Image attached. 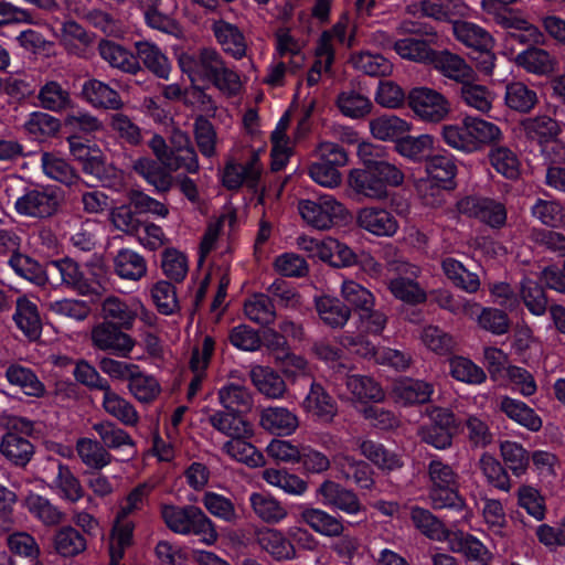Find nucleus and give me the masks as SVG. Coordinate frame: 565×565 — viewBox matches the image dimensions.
Returning a JSON list of instances; mask_svg holds the SVG:
<instances>
[{
  "mask_svg": "<svg viewBox=\"0 0 565 565\" xmlns=\"http://www.w3.org/2000/svg\"><path fill=\"white\" fill-rule=\"evenodd\" d=\"M160 512L168 529L177 534L196 535L209 546L218 540L214 522L199 507L162 504Z\"/></svg>",
  "mask_w": 565,
  "mask_h": 565,
  "instance_id": "f257e3e1",
  "label": "nucleus"
},
{
  "mask_svg": "<svg viewBox=\"0 0 565 565\" xmlns=\"http://www.w3.org/2000/svg\"><path fill=\"white\" fill-rule=\"evenodd\" d=\"M427 472L430 482L428 498L435 510L461 511L466 508V501L458 492L459 476L450 465L434 458L428 463Z\"/></svg>",
  "mask_w": 565,
  "mask_h": 565,
  "instance_id": "f03ea898",
  "label": "nucleus"
},
{
  "mask_svg": "<svg viewBox=\"0 0 565 565\" xmlns=\"http://www.w3.org/2000/svg\"><path fill=\"white\" fill-rule=\"evenodd\" d=\"M70 150L82 163L84 173L94 177L104 186L114 191L124 189V172L105 161L99 149H92L78 139H70Z\"/></svg>",
  "mask_w": 565,
  "mask_h": 565,
  "instance_id": "7ed1b4c3",
  "label": "nucleus"
},
{
  "mask_svg": "<svg viewBox=\"0 0 565 565\" xmlns=\"http://www.w3.org/2000/svg\"><path fill=\"white\" fill-rule=\"evenodd\" d=\"M298 212L309 226L319 231L330 230L348 216L344 204L327 193L315 200H300Z\"/></svg>",
  "mask_w": 565,
  "mask_h": 565,
  "instance_id": "20e7f679",
  "label": "nucleus"
},
{
  "mask_svg": "<svg viewBox=\"0 0 565 565\" xmlns=\"http://www.w3.org/2000/svg\"><path fill=\"white\" fill-rule=\"evenodd\" d=\"M178 65L192 85L207 84L224 58L214 47L182 51L177 55Z\"/></svg>",
  "mask_w": 565,
  "mask_h": 565,
  "instance_id": "39448f33",
  "label": "nucleus"
},
{
  "mask_svg": "<svg viewBox=\"0 0 565 565\" xmlns=\"http://www.w3.org/2000/svg\"><path fill=\"white\" fill-rule=\"evenodd\" d=\"M408 106L417 118L437 124L450 113V103L439 92L428 87H415L408 94Z\"/></svg>",
  "mask_w": 565,
  "mask_h": 565,
  "instance_id": "423d86ee",
  "label": "nucleus"
},
{
  "mask_svg": "<svg viewBox=\"0 0 565 565\" xmlns=\"http://www.w3.org/2000/svg\"><path fill=\"white\" fill-rule=\"evenodd\" d=\"M90 341L94 348L120 358L130 356L136 347V341L125 332V329L105 320L92 328Z\"/></svg>",
  "mask_w": 565,
  "mask_h": 565,
  "instance_id": "0eeeda50",
  "label": "nucleus"
},
{
  "mask_svg": "<svg viewBox=\"0 0 565 565\" xmlns=\"http://www.w3.org/2000/svg\"><path fill=\"white\" fill-rule=\"evenodd\" d=\"M390 266L398 274V277L388 284V289L395 298L408 303H419L426 300V292L415 281L420 274L418 266L404 260L393 262Z\"/></svg>",
  "mask_w": 565,
  "mask_h": 565,
  "instance_id": "6e6552de",
  "label": "nucleus"
},
{
  "mask_svg": "<svg viewBox=\"0 0 565 565\" xmlns=\"http://www.w3.org/2000/svg\"><path fill=\"white\" fill-rule=\"evenodd\" d=\"M58 209V200L54 192L45 189H25L14 201L15 212L25 217L47 218Z\"/></svg>",
  "mask_w": 565,
  "mask_h": 565,
  "instance_id": "1a4fd4ad",
  "label": "nucleus"
},
{
  "mask_svg": "<svg viewBox=\"0 0 565 565\" xmlns=\"http://www.w3.org/2000/svg\"><path fill=\"white\" fill-rule=\"evenodd\" d=\"M457 209L461 214L476 217L493 228L502 227L507 221L504 205L489 198L466 196L457 203Z\"/></svg>",
  "mask_w": 565,
  "mask_h": 565,
  "instance_id": "9d476101",
  "label": "nucleus"
},
{
  "mask_svg": "<svg viewBox=\"0 0 565 565\" xmlns=\"http://www.w3.org/2000/svg\"><path fill=\"white\" fill-rule=\"evenodd\" d=\"M263 172V166L257 152H252L244 162L228 161L222 172V182L230 190L242 185L255 189Z\"/></svg>",
  "mask_w": 565,
  "mask_h": 565,
  "instance_id": "9b49d317",
  "label": "nucleus"
},
{
  "mask_svg": "<svg viewBox=\"0 0 565 565\" xmlns=\"http://www.w3.org/2000/svg\"><path fill=\"white\" fill-rule=\"evenodd\" d=\"M301 407L315 422L331 424L338 415V404L328 391L317 381H312L301 402Z\"/></svg>",
  "mask_w": 565,
  "mask_h": 565,
  "instance_id": "f8f14e48",
  "label": "nucleus"
},
{
  "mask_svg": "<svg viewBox=\"0 0 565 565\" xmlns=\"http://www.w3.org/2000/svg\"><path fill=\"white\" fill-rule=\"evenodd\" d=\"M141 308L142 302L137 298L126 300L110 295L100 302V317L125 330H131L137 320L138 310Z\"/></svg>",
  "mask_w": 565,
  "mask_h": 565,
  "instance_id": "ddd939ff",
  "label": "nucleus"
},
{
  "mask_svg": "<svg viewBox=\"0 0 565 565\" xmlns=\"http://www.w3.org/2000/svg\"><path fill=\"white\" fill-rule=\"evenodd\" d=\"M358 225L367 233L377 237H393L399 228L395 215L380 206H365L356 214Z\"/></svg>",
  "mask_w": 565,
  "mask_h": 565,
  "instance_id": "4468645a",
  "label": "nucleus"
},
{
  "mask_svg": "<svg viewBox=\"0 0 565 565\" xmlns=\"http://www.w3.org/2000/svg\"><path fill=\"white\" fill-rule=\"evenodd\" d=\"M55 468L56 470L49 483V489L65 502L74 504L81 501L85 495L81 480L68 466L61 461L55 462Z\"/></svg>",
  "mask_w": 565,
  "mask_h": 565,
  "instance_id": "2eb2a0df",
  "label": "nucleus"
},
{
  "mask_svg": "<svg viewBox=\"0 0 565 565\" xmlns=\"http://www.w3.org/2000/svg\"><path fill=\"white\" fill-rule=\"evenodd\" d=\"M317 493L322 504L335 508L347 514L354 515L362 510L356 494L333 481L322 482Z\"/></svg>",
  "mask_w": 565,
  "mask_h": 565,
  "instance_id": "dca6fc26",
  "label": "nucleus"
},
{
  "mask_svg": "<svg viewBox=\"0 0 565 565\" xmlns=\"http://www.w3.org/2000/svg\"><path fill=\"white\" fill-rule=\"evenodd\" d=\"M443 76L463 84L467 81H475L476 72L463 57L447 50L435 51L430 63Z\"/></svg>",
  "mask_w": 565,
  "mask_h": 565,
  "instance_id": "f3484780",
  "label": "nucleus"
},
{
  "mask_svg": "<svg viewBox=\"0 0 565 565\" xmlns=\"http://www.w3.org/2000/svg\"><path fill=\"white\" fill-rule=\"evenodd\" d=\"M207 422L221 434L233 437H252L254 434L253 426L236 412L206 409Z\"/></svg>",
  "mask_w": 565,
  "mask_h": 565,
  "instance_id": "a211bd4d",
  "label": "nucleus"
},
{
  "mask_svg": "<svg viewBox=\"0 0 565 565\" xmlns=\"http://www.w3.org/2000/svg\"><path fill=\"white\" fill-rule=\"evenodd\" d=\"M256 541L260 550L275 561H291L297 556L294 544L280 530L264 527L256 532Z\"/></svg>",
  "mask_w": 565,
  "mask_h": 565,
  "instance_id": "6ab92c4d",
  "label": "nucleus"
},
{
  "mask_svg": "<svg viewBox=\"0 0 565 565\" xmlns=\"http://www.w3.org/2000/svg\"><path fill=\"white\" fill-rule=\"evenodd\" d=\"M211 30L226 54L235 60H241L246 55L247 43L242 31L234 24L223 20H213Z\"/></svg>",
  "mask_w": 565,
  "mask_h": 565,
  "instance_id": "aec40b11",
  "label": "nucleus"
},
{
  "mask_svg": "<svg viewBox=\"0 0 565 565\" xmlns=\"http://www.w3.org/2000/svg\"><path fill=\"white\" fill-rule=\"evenodd\" d=\"M259 425L270 434L277 436H290L298 426V416L282 406H269L260 412Z\"/></svg>",
  "mask_w": 565,
  "mask_h": 565,
  "instance_id": "412c9836",
  "label": "nucleus"
},
{
  "mask_svg": "<svg viewBox=\"0 0 565 565\" xmlns=\"http://www.w3.org/2000/svg\"><path fill=\"white\" fill-rule=\"evenodd\" d=\"M102 392V407L106 414L125 426L134 427L139 423L140 417L136 407L127 398L115 392L110 384H107Z\"/></svg>",
  "mask_w": 565,
  "mask_h": 565,
  "instance_id": "4be33fe9",
  "label": "nucleus"
},
{
  "mask_svg": "<svg viewBox=\"0 0 565 565\" xmlns=\"http://www.w3.org/2000/svg\"><path fill=\"white\" fill-rule=\"evenodd\" d=\"M355 40V28L350 24L348 14H343L329 30L323 31L316 44V49L326 51L330 57L335 58V44L351 47Z\"/></svg>",
  "mask_w": 565,
  "mask_h": 565,
  "instance_id": "5701e85b",
  "label": "nucleus"
},
{
  "mask_svg": "<svg viewBox=\"0 0 565 565\" xmlns=\"http://www.w3.org/2000/svg\"><path fill=\"white\" fill-rule=\"evenodd\" d=\"M248 502L255 516L266 524H279L288 515L287 508L270 493L252 492Z\"/></svg>",
  "mask_w": 565,
  "mask_h": 565,
  "instance_id": "b1692460",
  "label": "nucleus"
},
{
  "mask_svg": "<svg viewBox=\"0 0 565 565\" xmlns=\"http://www.w3.org/2000/svg\"><path fill=\"white\" fill-rule=\"evenodd\" d=\"M13 320L17 327L30 340H38L42 332V321L38 306L28 296L17 298Z\"/></svg>",
  "mask_w": 565,
  "mask_h": 565,
  "instance_id": "393cba45",
  "label": "nucleus"
},
{
  "mask_svg": "<svg viewBox=\"0 0 565 565\" xmlns=\"http://www.w3.org/2000/svg\"><path fill=\"white\" fill-rule=\"evenodd\" d=\"M447 542L451 552L461 553L469 561L486 565L493 557L489 548L471 534L461 531L451 532Z\"/></svg>",
  "mask_w": 565,
  "mask_h": 565,
  "instance_id": "a878e982",
  "label": "nucleus"
},
{
  "mask_svg": "<svg viewBox=\"0 0 565 565\" xmlns=\"http://www.w3.org/2000/svg\"><path fill=\"white\" fill-rule=\"evenodd\" d=\"M249 377L256 390L267 398L281 399L287 392L284 379L269 366H252Z\"/></svg>",
  "mask_w": 565,
  "mask_h": 565,
  "instance_id": "bb28decb",
  "label": "nucleus"
},
{
  "mask_svg": "<svg viewBox=\"0 0 565 565\" xmlns=\"http://www.w3.org/2000/svg\"><path fill=\"white\" fill-rule=\"evenodd\" d=\"M115 274L129 281H138L147 275V260L142 255L130 248H121L113 258Z\"/></svg>",
  "mask_w": 565,
  "mask_h": 565,
  "instance_id": "cd10ccee",
  "label": "nucleus"
},
{
  "mask_svg": "<svg viewBox=\"0 0 565 565\" xmlns=\"http://www.w3.org/2000/svg\"><path fill=\"white\" fill-rule=\"evenodd\" d=\"M452 33L457 41L476 51L494 49L495 41L493 36L486 29L473 22L454 21Z\"/></svg>",
  "mask_w": 565,
  "mask_h": 565,
  "instance_id": "c85d7f7f",
  "label": "nucleus"
},
{
  "mask_svg": "<svg viewBox=\"0 0 565 565\" xmlns=\"http://www.w3.org/2000/svg\"><path fill=\"white\" fill-rule=\"evenodd\" d=\"M49 270L56 271L61 276L62 282L71 286L83 296H89L96 292V288L85 276L78 264L70 258L50 263Z\"/></svg>",
  "mask_w": 565,
  "mask_h": 565,
  "instance_id": "c756f323",
  "label": "nucleus"
},
{
  "mask_svg": "<svg viewBox=\"0 0 565 565\" xmlns=\"http://www.w3.org/2000/svg\"><path fill=\"white\" fill-rule=\"evenodd\" d=\"M433 393V384L408 377L395 382L392 390L393 397L403 405L427 403L430 401Z\"/></svg>",
  "mask_w": 565,
  "mask_h": 565,
  "instance_id": "7c9ffc66",
  "label": "nucleus"
},
{
  "mask_svg": "<svg viewBox=\"0 0 565 565\" xmlns=\"http://www.w3.org/2000/svg\"><path fill=\"white\" fill-rule=\"evenodd\" d=\"M515 64L527 73L543 76L555 71L557 61L548 51L530 46L515 56Z\"/></svg>",
  "mask_w": 565,
  "mask_h": 565,
  "instance_id": "2f4dec72",
  "label": "nucleus"
},
{
  "mask_svg": "<svg viewBox=\"0 0 565 565\" xmlns=\"http://www.w3.org/2000/svg\"><path fill=\"white\" fill-rule=\"evenodd\" d=\"M83 97L94 107L118 110L124 103L114 88L98 79H88L83 84Z\"/></svg>",
  "mask_w": 565,
  "mask_h": 565,
  "instance_id": "473e14b6",
  "label": "nucleus"
},
{
  "mask_svg": "<svg viewBox=\"0 0 565 565\" xmlns=\"http://www.w3.org/2000/svg\"><path fill=\"white\" fill-rule=\"evenodd\" d=\"M349 185L358 193L372 200H384L388 191L379 182L371 166L365 169H352L348 175Z\"/></svg>",
  "mask_w": 565,
  "mask_h": 565,
  "instance_id": "72a5a7b5",
  "label": "nucleus"
},
{
  "mask_svg": "<svg viewBox=\"0 0 565 565\" xmlns=\"http://www.w3.org/2000/svg\"><path fill=\"white\" fill-rule=\"evenodd\" d=\"M102 58L111 67L128 74H137L140 70L138 58L127 49L113 41H102L98 45Z\"/></svg>",
  "mask_w": 565,
  "mask_h": 565,
  "instance_id": "f704fd0d",
  "label": "nucleus"
},
{
  "mask_svg": "<svg viewBox=\"0 0 565 565\" xmlns=\"http://www.w3.org/2000/svg\"><path fill=\"white\" fill-rule=\"evenodd\" d=\"M23 505L33 518L46 526L58 525L65 519L64 512L57 505L35 492H30L24 498Z\"/></svg>",
  "mask_w": 565,
  "mask_h": 565,
  "instance_id": "c9c22d12",
  "label": "nucleus"
},
{
  "mask_svg": "<svg viewBox=\"0 0 565 565\" xmlns=\"http://www.w3.org/2000/svg\"><path fill=\"white\" fill-rule=\"evenodd\" d=\"M136 52L138 61L141 60L143 65L156 76L168 79L171 72V63L161 49L149 41L136 42Z\"/></svg>",
  "mask_w": 565,
  "mask_h": 565,
  "instance_id": "e433bc0d",
  "label": "nucleus"
},
{
  "mask_svg": "<svg viewBox=\"0 0 565 565\" xmlns=\"http://www.w3.org/2000/svg\"><path fill=\"white\" fill-rule=\"evenodd\" d=\"M499 408L511 420L525 427L531 431H539L542 428V419L534 412L533 408L527 406L524 402L503 396L500 399Z\"/></svg>",
  "mask_w": 565,
  "mask_h": 565,
  "instance_id": "4c0bfd02",
  "label": "nucleus"
},
{
  "mask_svg": "<svg viewBox=\"0 0 565 565\" xmlns=\"http://www.w3.org/2000/svg\"><path fill=\"white\" fill-rule=\"evenodd\" d=\"M347 390L352 398L359 402H382L385 393L381 385L371 376L362 374H347Z\"/></svg>",
  "mask_w": 565,
  "mask_h": 565,
  "instance_id": "58836bf2",
  "label": "nucleus"
},
{
  "mask_svg": "<svg viewBox=\"0 0 565 565\" xmlns=\"http://www.w3.org/2000/svg\"><path fill=\"white\" fill-rule=\"evenodd\" d=\"M248 438L233 437L223 444L222 451L233 460L250 468L263 467L265 465V457L254 445L246 440Z\"/></svg>",
  "mask_w": 565,
  "mask_h": 565,
  "instance_id": "ea45409f",
  "label": "nucleus"
},
{
  "mask_svg": "<svg viewBox=\"0 0 565 565\" xmlns=\"http://www.w3.org/2000/svg\"><path fill=\"white\" fill-rule=\"evenodd\" d=\"M215 342L212 337L206 335L202 341L201 348H195L192 351L190 360V367L194 376L190 382L188 396L192 398L201 387L204 379L205 370L210 363L211 356L214 352Z\"/></svg>",
  "mask_w": 565,
  "mask_h": 565,
  "instance_id": "a19ab883",
  "label": "nucleus"
},
{
  "mask_svg": "<svg viewBox=\"0 0 565 565\" xmlns=\"http://www.w3.org/2000/svg\"><path fill=\"white\" fill-rule=\"evenodd\" d=\"M55 552L63 557H75L87 548V541L82 532L72 525L60 527L53 535Z\"/></svg>",
  "mask_w": 565,
  "mask_h": 565,
  "instance_id": "79ce46f5",
  "label": "nucleus"
},
{
  "mask_svg": "<svg viewBox=\"0 0 565 565\" xmlns=\"http://www.w3.org/2000/svg\"><path fill=\"white\" fill-rule=\"evenodd\" d=\"M135 522L127 518L116 515L109 535V557L115 562H120L126 550L134 541Z\"/></svg>",
  "mask_w": 565,
  "mask_h": 565,
  "instance_id": "37998d69",
  "label": "nucleus"
},
{
  "mask_svg": "<svg viewBox=\"0 0 565 565\" xmlns=\"http://www.w3.org/2000/svg\"><path fill=\"white\" fill-rule=\"evenodd\" d=\"M38 102L43 109L62 113L72 106L70 92L56 81L45 82L39 89Z\"/></svg>",
  "mask_w": 565,
  "mask_h": 565,
  "instance_id": "c03bdc74",
  "label": "nucleus"
},
{
  "mask_svg": "<svg viewBox=\"0 0 565 565\" xmlns=\"http://www.w3.org/2000/svg\"><path fill=\"white\" fill-rule=\"evenodd\" d=\"M220 404L227 411L242 413L247 412L253 406V395L243 384L228 382L217 392Z\"/></svg>",
  "mask_w": 565,
  "mask_h": 565,
  "instance_id": "a18cd8bd",
  "label": "nucleus"
},
{
  "mask_svg": "<svg viewBox=\"0 0 565 565\" xmlns=\"http://www.w3.org/2000/svg\"><path fill=\"white\" fill-rule=\"evenodd\" d=\"M300 516L315 532L323 536H341L343 533L341 520L321 509L306 508Z\"/></svg>",
  "mask_w": 565,
  "mask_h": 565,
  "instance_id": "49530a36",
  "label": "nucleus"
},
{
  "mask_svg": "<svg viewBox=\"0 0 565 565\" xmlns=\"http://www.w3.org/2000/svg\"><path fill=\"white\" fill-rule=\"evenodd\" d=\"M81 461L88 468L100 470L113 461L111 454L99 440L82 437L75 446Z\"/></svg>",
  "mask_w": 565,
  "mask_h": 565,
  "instance_id": "de8ad7c7",
  "label": "nucleus"
},
{
  "mask_svg": "<svg viewBox=\"0 0 565 565\" xmlns=\"http://www.w3.org/2000/svg\"><path fill=\"white\" fill-rule=\"evenodd\" d=\"M6 377L11 385L18 386L28 396L42 397L45 394L44 384L29 367L11 364L6 370Z\"/></svg>",
  "mask_w": 565,
  "mask_h": 565,
  "instance_id": "09e8293b",
  "label": "nucleus"
},
{
  "mask_svg": "<svg viewBox=\"0 0 565 565\" xmlns=\"http://www.w3.org/2000/svg\"><path fill=\"white\" fill-rule=\"evenodd\" d=\"M340 295L343 303L351 310L365 311L375 305L374 295L360 282L344 278L340 285Z\"/></svg>",
  "mask_w": 565,
  "mask_h": 565,
  "instance_id": "8fccbe9b",
  "label": "nucleus"
},
{
  "mask_svg": "<svg viewBox=\"0 0 565 565\" xmlns=\"http://www.w3.org/2000/svg\"><path fill=\"white\" fill-rule=\"evenodd\" d=\"M411 520L422 534L431 540L447 541L451 534L438 518L424 508L413 507L411 509Z\"/></svg>",
  "mask_w": 565,
  "mask_h": 565,
  "instance_id": "3c124183",
  "label": "nucleus"
},
{
  "mask_svg": "<svg viewBox=\"0 0 565 565\" xmlns=\"http://www.w3.org/2000/svg\"><path fill=\"white\" fill-rule=\"evenodd\" d=\"M537 102L536 92L522 82L509 83L505 86L504 103L511 110L527 114L536 106Z\"/></svg>",
  "mask_w": 565,
  "mask_h": 565,
  "instance_id": "603ef678",
  "label": "nucleus"
},
{
  "mask_svg": "<svg viewBox=\"0 0 565 565\" xmlns=\"http://www.w3.org/2000/svg\"><path fill=\"white\" fill-rule=\"evenodd\" d=\"M350 63L356 71L369 76H390L393 72V64L388 58L370 51L352 54Z\"/></svg>",
  "mask_w": 565,
  "mask_h": 565,
  "instance_id": "864d4df0",
  "label": "nucleus"
},
{
  "mask_svg": "<svg viewBox=\"0 0 565 565\" xmlns=\"http://www.w3.org/2000/svg\"><path fill=\"white\" fill-rule=\"evenodd\" d=\"M369 126L372 136L383 141L398 139L411 129L406 120L395 115L376 117L370 121Z\"/></svg>",
  "mask_w": 565,
  "mask_h": 565,
  "instance_id": "5fc2aeb1",
  "label": "nucleus"
},
{
  "mask_svg": "<svg viewBox=\"0 0 565 565\" xmlns=\"http://www.w3.org/2000/svg\"><path fill=\"white\" fill-rule=\"evenodd\" d=\"M444 274L452 284L468 294H475L480 288V279L477 274L466 269L457 259L447 257L441 263Z\"/></svg>",
  "mask_w": 565,
  "mask_h": 565,
  "instance_id": "6e6d98bb",
  "label": "nucleus"
},
{
  "mask_svg": "<svg viewBox=\"0 0 565 565\" xmlns=\"http://www.w3.org/2000/svg\"><path fill=\"white\" fill-rule=\"evenodd\" d=\"M132 169L159 192H166L172 185L171 175L157 161L150 158L135 160Z\"/></svg>",
  "mask_w": 565,
  "mask_h": 565,
  "instance_id": "4d7b16f0",
  "label": "nucleus"
},
{
  "mask_svg": "<svg viewBox=\"0 0 565 565\" xmlns=\"http://www.w3.org/2000/svg\"><path fill=\"white\" fill-rule=\"evenodd\" d=\"M41 166L47 178L63 184L72 185L78 179L70 163L56 153L43 152L41 154Z\"/></svg>",
  "mask_w": 565,
  "mask_h": 565,
  "instance_id": "13d9d810",
  "label": "nucleus"
},
{
  "mask_svg": "<svg viewBox=\"0 0 565 565\" xmlns=\"http://www.w3.org/2000/svg\"><path fill=\"white\" fill-rule=\"evenodd\" d=\"M317 258L334 267H345L355 263V254L352 249L332 237L321 239Z\"/></svg>",
  "mask_w": 565,
  "mask_h": 565,
  "instance_id": "bf43d9fd",
  "label": "nucleus"
},
{
  "mask_svg": "<svg viewBox=\"0 0 565 565\" xmlns=\"http://www.w3.org/2000/svg\"><path fill=\"white\" fill-rule=\"evenodd\" d=\"M431 299L438 307L456 316L463 315L468 318H473L479 308L478 302L462 296H455L446 289L434 290Z\"/></svg>",
  "mask_w": 565,
  "mask_h": 565,
  "instance_id": "052dcab7",
  "label": "nucleus"
},
{
  "mask_svg": "<svg viewBox=\"0 0 565 565\" xmlns=\"http://www.w3.org/2000/svg\"><path fill=\"white\" fill-rule=\"evenodd\" d=\"M0 450L6 458L17 466H25L33 455L32 444L15 433L4 435L0 444Z\"/></svg>",
  "mask_w": 565,
  "mask_h": 565,
  "instance_id": "680f3d73",
  "label": "nucleus"
},
{
  "mask_svg": "<svg viewBox=\"0 0 565 565\" xmlns=\"http://www.w3.org/2000/svg\"><path fill=\"white\" fill-rule=\"evenodd\" d=\"M316 308L323 322L332 328L343 327L351 317V309L337 298L320 297Z\"/></svg>",
  "mask_w": 565,
  "mask_h": 565,
  "instance_id": "e2e57ef3",
  "label": "nucleus"
},
{
  "mask_svg": "<svg viewBox=\"0 0 565 565\" xmlns=\"http://www.w3.org/2000/svg\"><path fill=\"white\" fill-rule=\"evenodd\" d=\"M92 428L99 437V443L105 449H120L122 447H134L135 443L130 435L110 420H102L93 424Z\"/></svg>",
  "mask_w": 565,
  "mask_h": 565,
  "instance_id": "0e129e2a",
  "label": "nucleus"
},
{
  "mask_svg": "<svg viewBox=\"0 0 565 565\" xmlns=\"http://www.w3.org/2000/svg\"><path fill=\"white\" fill-rule=\"evenodd\" d=\"M127 388L137 401L146 404L154 401L161 391L159 382L140 366L128 381Z\"/></svg>",
  "mask_w": 565,
  "mask_h": 565,
  "instance_id": "69168bd1",
  "label": "nucleus"
},
{
  "mask_svg": "<svg viewBox=\"0 0 565 565\" xmlns=\"http://www.w3.org/2000/svg\"><path fill=\"white\" fill-rule=\"evenodd\" d=\"M472 319L476 320L479 328L494 335H503L510 330L508 315L498 308L482 307L479 303V308Z\"/></svg>",
  "mask_w": 565,
  "mask_h": 565,
  "instance_id": "338daca9",
  "label": "nucleus"
},
{
  "mask_svg": "<svg viewBox=\"0 0 565 565\" xmlns=\"http://www.w3.org/2000/svg\"><path fill=\"white\" fill-rule=\"evenodd\" d=\"M460 97L468 107L480 113H488L492 108L494 99L493 93L487 86L473 81L461 84Z\"/></svg>",
  "mask_w": 565,
  "mask_h": 565,
  "instance_id": "774afa93",
  "label": "nucleus"
}]
</instances>
